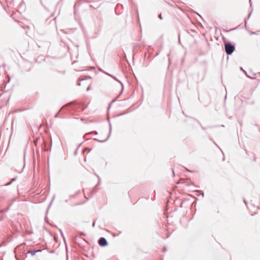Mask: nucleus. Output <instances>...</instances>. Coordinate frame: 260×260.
Segmentation results:
<instances>
[{
    "label": "nucleus",
    "instance_id": "20",
    "mask_svg": "<svg viewBox=\"0 0 260 260\" xmlns=\"http://www.w3.org/2000/svg\"><path fill=\"white\" fill-rule=\"evenodd\" d=\"M251 1V0H250V2Z\"/></svg>",
    "mask_w": 260,
    "mask_h": 260
},
{
    "label": "nucleus",
    "instance_id": "7",
    "mask_svg": "<svg viewBox=\"0 0 260 260\" xmlns=\"http://www.w3.org/2000/svg\"><path fill=\"white\" fill-rule=\"evenodd\" d=\"M158 18L160 19H162V16H161V14H159L158 15Z\"/></svg>",
    "mask_w": 260,
    "mask_h": 260
},
{
    "label": "nucleus",
    "instance_id": "4",
    "mask_svg": "<svg viewBox=\"0 0 260 260\" xmlns=\"http://www.w3.org/2000/svg\"><path fill=\"white\" fill-rule=\"evenodd\" d=\"M107 75H108L109 76H111V77H112L114 80H115L117 81L118 82H119V83H120L122 85V83H121L120 81L116 79V77H113V76H112L111 75L109 74H107Z\"/></svg>",
    "mask_w": 260,
    "mask_h": 260
},
{
    "label": "nucleus",
    "instance_id": "1",
    "mask_svg": "<svg viewBox=\"0 0 260 260\" xmlns=\"http://www.w3.org/2000/svg\"><path fill=\"white\" fill-rule=\"evenodd\" d=\"M225 51L228 55L232 54L235 50V46L232 43L228 42L225 44Z\"/></svg>",
    "mask_w": 260,
    "mask_h": 260
},
{
    "label": "nucleus",
    "instance_id": "14",
    "mask_svg": "<svg viewBox=\"0 0 260 260\" xmlns=\"http://www.w3.org/2000/svg\"><path fill=\"white\" fill-rule=\"evenodd\" d=\"M166 250H167L166 248L165 247H164V251H166Z\"/></svg>",
    "mask_w": 260,
    "mask_h": 260
},
{
    "label": "nucleus",
    "instance_id": "3",
    "mask_svg": "<svg viewBox=\"0 0 260 260\" xmlns=\"http://www.w3.org/2000/svg\"><path fill=\"white\" fill-rule=\"evenodd\" d=\"M111 124L110 125V132H109V134L108 135V136L107 137V138L105 139V140H100L99 139H95V138H94L93 140H95L97 142H101V143H103V142H106L108 139L110 137V133H111Z\"/></svg>",
    "mask_w": 260,
    "mask_h": 260
},
{
    "label": "nucleus",
    "instance_id": "5",
    "mask_svg": "<svg viewBox=\"0 0 260 260\" xmlns=\"http://www.w3.org/2000/svg\"><path fill=\"white\" fill-rule=\"evenodd\" d=\"M91 77L90 76H86L84 78L81 79L79 80V81H83V80H85V79H91Z\"/></svg>",
    "mask_w": 260,
    "mask_h": 260
},
{
    "label": "nucleus",
    "instance_id": "19",
    "mask_svg": "<svg viewBox=\"0 0 260 260\" xmlns=\"http://www.w3.org/2000/svg\"><path fill=\"white\" fill-rule=\"evenodd\" d=\"M51 203H50L49 206H51Z\"/></svg>",
    "mask_w": 260,
    "mask_h": 260
},
{
    "label": "nucleus",
    "instance_id": "8",
    "mask_svg": "<svg viewBox=\"0 0 260 260\" xmlns=\"http://www.w3.org/2000/svg\"><path fill=\"white\" fill-rule=\"evenodd\" d=\"M90 90V86H89L87 88V89H86V91H89V90Z\"/></svg>",
    "mask_w": 260,
    "mask_h": 260
},
{
    "label": "nucleus",
    "instance_id": "10",
    "mask_svg": "<svg viewBox=\"0 0 260 260\" xmlns=\"http://www.w3.org/2000/svg\"><path fill=\"white\" fill-rule=\"evenodd\" d=\"M185 170H186V171H187V172H193V171H190V170H189L187 169V168H185Z\"/></svg>",
    "mask_w": 260,
    "mask_h": 260
},
{
    "label": "nucleus",
    "instance_id": "12",
    "mask_svg": "<svg viewBox=\"0 0 260 260\" xmlns=\"http://www.w3.org/2000/svg\"><path fill=\"white\" fill-rule=\"evenodd\" d=\"M244 202L245 203V204H247V202H246V200L245 199H244Z\"/></svg>",
    "mask_w": 260,
    "mask_h": 260
},
{
    "label": "nucleus",
    "instance_id": "13",
    "mask_svg": "<svg viewBox=\"0 0 260 260\" xmlns=\"http://www.w3.org/2000/svg\"><path fill=\"white\" fill-rule=\"evenodd\" d=\"M95 225V222H93V223H92V226H94Z\"/></svg>",
    "mask_w": 260,
    "mask_h": 260
},
{
    "label": "nucleus",
    "instance_id": "9",
    "mask_svg": "<svg viewBox=\"0 0 260 260\" xmlns=\"http://www.w3.org/2000/svg\"><path fill=\"white\" fill-rule=\"evenodd\" d=\"M91 133L94 134L95 135H97L98 134V133H97L96 131H93V132H91Z\"/></svg>",
    "mask_w": 260,
    "mask_h": 260
},
{
    "label": "nucleus",
    "instance_id": "16",
    "mask_svg": "<svg viewBox=\"0 0 260 260\" xmlns=\"http://www.w3.org/2000/svg\"><path fill=\"white\" fill-rule=\"evenodd\" d=\"M52 143V140H51H51H50V143ZM49 150H51V148H49Z\"/></svg>",
    "mask_w": 260,
    "mask_h": 260
},
{
    "label": "nucleus",
    "instance_id": "17",
    "mask_svg": "<svg viewBox=\"0 0 260 260\" xmlns=\"http://www.w3.org/2000/svg\"><path fill=\"white\" fill-rule=\"evenodd\" d=\"M116 100V99H114L112 101V102H114Z\"/></svg>",
    "mask_w": 260,
    "mask_h": 260
},
{
    "label": "nucleus",
    "instance_id": "2",
    "mask_svg": "<svg viewBox=\"0 0 260 260\" xmlns=\"http://www.w3.org/2000/svg\"><path fill=\"white\" fill-rule=\"evenodd\" d=\"M99 244L102 247L106 246L108 245V242L105 238L101 237L98 241Z\"/></svg>",
    "mask_w": 260,
    "mask_h": 260
},
{
    "label": "nucleus",
    "instance_id": "6",
    "mask_svg": "<svg viewBox=\"0 0 260 260\" xmlns=\"http://www.w3.org/2000/svg\"><path fill=\"white\" fill-rule=\"evenodd\" d=\"M38 251H40V250L36 251H34V252L29 251H28V252H29V253H30L32 255H34V254H35V253L36 252H38Z\"/></svg>",
    "mask_w": 260,
    "mask_h": 260
},
{
    "label": "nucleus",
    "instance_id": "11",
    "mask_svg": "<svg viewBox=\"0 0 260 260\" xmlns=\"http://www.w3.org/2000/svg\"><path fill=\"white\" fill-rule=\"evenodd\" d=\"M50 236H51L52 237H53V238H54V239H55V237H53V236L52 235V234H51V233H50Z\"/></svg>",
    "mask_w": 260,
    "mask_h": 260
},
{
    "label": "nucleus",
    "instance_id": "18",
    "mask_svg": "<svg viewBox=\"0 0 260 260\" xmlns=\"http://www.w3.org/2000/svg\"><path fill=\"white\" fill-rule=\"evenodd\" d=\"M80 85H81V83L79 82V83H78V86H80Z\"/></svg>",
    "mask_w": 260,
    "mask_h": 260
},
{
    "label": "nucleus",
    "instance_id": "15",
    "mask_svg": "<svg viewBox=\"0 0 260 260\" xmlns=\"http://www.w3.org/2000/svg\"><path fill=\"white\" fill-rule=\"evenodd\" d=\"M73 103H74V102H71L70 104H69V105H71V104H73Z\"/></svg>",
    "mask_w": 260,
    "mask_h": 260
}]
</instances>
